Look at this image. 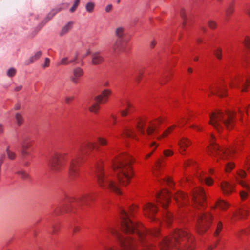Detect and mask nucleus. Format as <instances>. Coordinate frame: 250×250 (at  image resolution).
I'll return each mask as SVG.
<instances>
[{"instance_id": "obj_26", "label": "nucleus", "mask_w": 250, "mask_h": 250, "mask_svg": "<svg viewBox=\"0 0 250 250\" xmlns=\"http://www.w3.org/2000/svg\"><path fill=\"white\" fill-rule=\"evenodd\" d=\"M248 210L246 207H243L237 211L233 215L232 220L243 218L248 215Z\"/></svg>"}, {"instance_id": "obj_9", "label": "nucleus", "mask_w": 250, "mask_h": 250, "mask_svg": "<svg viewBox=\"0 0 250 250\" xmlns=\"http://www.w3.org/2000/svg\"><path fill=\"white\" fill-rule=\"evenodd\" d=\"M160 122V120L150 121L145 118H141L137 119L134 123L136 130L141 135L151 137L156 135L157 126Z\"/></svg>"}, {"instance_id": "obj_48", "label": "nucleus", "mask_w": 250, "mask_h": 250, "mask_svg": "<svg viewBox=\"0 0 250 250\" xmlns=\"http://www.w3.org/2000/svg\"><path fill=\"white\" fill-rule=\"evenodd\" d=\"M196 165V164L195 162H194L193 160H188L185 162L184 164V168H186L188 167H195Z\"/></svg>"}, {"instance_id": "obj_35", "label": "nucleus", "mask_w": 250, "mask_h": 250, "mask_svg": "<svg viewBox=\"0 0 250 250\" xmlns=\"http://www.w3.org/2000/svg\"><path fill=\"white\" fill-rule=\"evenodd\" d=\"M68 210L67 209V207H64L63 205H61L57 206L54 210V213L56 215H59L61 213L63 212H67Z\"/></svg>"}, {"instance_id": "obj_4", "label": "nucleus", "mask_w": 250, "mask_h": 250, "mask_svg": "<svg viewBox=\"0 0 250 250\" xmlns=\"http://www.w3.org/2000/svg\"><path fill=\"white\" fill-rule=\"evenodd\" d=\"M132 159L126 153H120L113 160V169L120 184L123 186L127 185L133 176L131 166Z\"/></svg>"}, {"instance_id": "obj_41", "label": "nucleus", "mask_w": 250, "mask_h": 250, "mask_svg": "<svg viewBox=\"0 0 250 250\" xmlns=\"http://www.w3.org/2000/svg\"><path fill=\"white\" fill-rule=\"evenodd\" d=\"M95 7V4L92 2H88L85 5L86 10L89 13H92Z\"/></svg>"}, {"instance_id": "obj_15", "label": "nucleus", "mask_w": 250, "mask_h": 250, "mask_svg": "<svg viewBox=\"0 0 250 250\" xmlns=\"http://www.w3.org/2000/svg\"><path fill=\"white\" fill-rule=\"evenodd\" d=\"M210 91L212 94L217 95L220 97H224L226 95V87L223 82L210 87Z\"/></svg>"}, {"instance_id": "obj_38", "label": "nucleus", "mask_w": 250, "mask_h": 250, "mask_svg": "<svg viewBox=\"0 0 250 250\" xmlns=\"http://www.w3.org/2000/svg\"><path fill=\"white\" fill-rule=\"evenodd\" d=\"M222 48L220 47H218L214 50L213 54L217 59L218 60H221L222 57Z\"/></svg>"}, {"instance_id": "obj_11", "label": "nucleus", "mask_w": 250, "mask_h": 250, "mask_svg": "<svg viewBox=\"0 0 250 250\" xmlns=\"http://www.w3.org/2000/svg\"><path fill=\"white\" fill-rule=\"evenodd\" d=\"M171 194L168 190L164 189L156 194L157 202L159 203L165 210L164 213L163 219L167 224H170L172 219V214L166 210L168 204L171 200Z\"/></svg>"}, {"instance_id": "obj_61", "label": "nucleus", "mask_w": 250, "mask_h": 250, "mask_svg": "<svg viewBox=\"0 0 250 250\" xmlns=\"http://www.w3.org/2000/svg\"><path fill=\"white\" fill-rule=\"evenodd\" d=\"M191 128H193L194 129L197 130V131H200L201 130V127L199 126L195 125H193L190 126Z\"/></svg>"}, {"instance_id": "obj_23", "label": "nucleus", "mask_w": 250, "mask_h": 250, "mask_svg": "<svg viewBox=\"0 0 250 250\" xmlns=\"http://www.w3.org/2000/svg\"><path fill=\"white\" fill-rule=\"evenodd\" d=\"M191 144V142L187 138L183 137L180 139L178 145L179 147V152L181 154H184L186 148Z\"/></svg>"}, {"instance_id": "obj_27", "label": "nucleus", "mask_w": 250, "mask_h": 250, "mask_svg": "<svg viewBox=\"0 0 250 250\" xmlns=\"http://www.w3.org/2000/svg\"><path fill=\"white\" fill-rule=\"evenodd\" d=\"M104 61L103 57L100 52H95L92 54V63L93 65H99Z\"/></svg>"}, {"instance_id": "obj_16", "label": "nucleus", "mask_w": 250, "mask_h": 250, "mask_svg": "<svg viewBox=\"0 0 250 250\" xmlns=\"http://www.w3.org/2000/svg\"><path fill=\"white\" fill-rule=\"evenodd\" d=\"M112 49L115 53H119L126 50V43L124 40L117 39L112 45Z\"/></svg>"}, {"instance_id": "obj_39", "label": "nucleus", "mask_w": 250, "mask_h": 250, "mask_svg": "<svg viewBox=\"0 0 250 250\" xmlns=\"http://www.w3.org/2000/svg\"><path fill=\"white\" fill-rule=\"evenodd\" d=\"M250 232V228H247L245 229H242L240 230V231H238L236 233V236L238 238H240L243 235H247Z\"/></svg>"}, {"instance_id": "obj_54", "label": "nucleus", "mask_w": 250, "mask_h": 250, "mask_svg": "<svg viewBox=\"0 0 250 250\" xmlns=\"http://www.w3.org/2000/svg\"><path fill=\"white\" fill-rule=\"evenodd\" d=\"M97 140L100 145L105 146L107 144V140L104 138L99 137Z\"/></svg>"}, {"instance_id": "obj_55", "label": "nucleus", "mask_w": 250, "mask_h": 250, "mask_svg": "<svg viewBox=\"0 0 250 250\" xmlns=\"http://www.w3.org/2000/svg\"><path fill=\"white\" fill-rule=\"evenodd\" d=\"M163 153L165 157H169L173 154V152L170 149H166L164 151Z\"/></svg>"}, {"instance_id": "obj_51", "label": "nucleus", "mask_w": 250, "mask_h": 250, "mask_svg": "<svg viewBox=\"0 0 250 250\" xmlns=\"http://www.w3.org/2000/svg\"><path fill=\"white\" fill-rule=\"evenodd\" d=\"M80 2V0H75L74 3L73 4L72 7L70 8V11L71 13L74 12L75 11L76 9L77 8L78 5H79Z\"/></svg>"}, {"instance_id": "obj_18", "label": "nucleus", "mask_w": 250, "mask_h": 250, "mask_svg": "<svg viewBox=\"0 0 250 250\" xmlns=\"http://www.w3.org/2000/svg\"><path fill=\"white\" fill-rule=\"evenodd\" d=\"M223 193L225 195H230L234 190V185L226 181L221 182L220 185Z\"/></svg>"}, {"instance_id": "obj_64", "label": "nucleus", "mask_w": 250, "mask_h": 250, "mask_svg": "<svg viewBox=\"0 0 250 250\" xmlns=\"http://www.w3.org/2000/svg\"><path fill=\"white\" fill-rule=\"evenodd\" d=\"M245 13L250 18V5L248 6L245 9Z\"/></svg>"}, {"instance_id": "obj_29", "label": "nucleus", "mask_w": 250, "mask_h": 250, "mask_svg": "<svg viewBox=\"0 0 250 250\" xmlns=\"http://www.w3.org/2000/svg\"><path fill=\"white\" fill-rule=\"evenodd\" d=\"M115 36L117 39H120L124 40L125 36V28L123 26H118L115 29L114 31Z\"/></svg>"}, {"instance_id": "obj_1", "label": "nucleus", "mask_w": 250, "mask_h": 250, "mask_svg": "<svg viewBox=\"0 0 250 250\" xmlns=\"http://www.w3.org/2000/svg\"><path fill=\"white\" fill-rule=\"evenodd\" d=\"M127 213L123 208H120L119 213L121 219V227L126 236L121 235L113 227H107L103 232V234L106 236L111 234L117 237L120 245V249L106 248L104 250H135L136 248L142 247L140 250H149L152 244L150 239L159 236V229L154 228L147 229L140 223L132 221L130 214L138 209V207L133 205L128 208Z\"/></svg>"}, {"instance_id": "obj_3", "label": "nucleus", "mask_w": 250, "mask_h": 250, "mask_svg": "<svg viewBox=\"0 0 250 250\" xmlns=\"http://www.w3.org/2000/svg\"><path fill=\"white\" fill-rule=\"evenodd\" d=\"M193 240L187 230L176 229L168 237L163 238L158 245L160 250H168L172 247L179 250H193Z\"/></svg>"}, {"instance_id": "obj_7", "label": "nucleus", "mask_w": 250, "mask_h": 250, "mask_svg": "<svg viewBox=\"0 0 250 250\" xmlns=\"http://www.w3.org/2000/svg\"><path fill=\"white\" fill-rule=\"evenodd\" d=\"M96 177L99 186L103 189L109 188L116 194L121 195L122 192L119 184L114 181L115 177L112 172H105L103 168L102 163L97 164Z\"/></svg>"}, {"instance_id": "obj_43", "label": "nucleus", "mask_w": 250, "mask_h": 250, "mask_svg": "<svg viewBox=\"0 0 250 250\" xmlns=\"http://www.w3.org/2000/svg\"><path fill=\"white\" fill-rule=\"evenodd\" d=\"M222 228L223 225L222 222L221 221H219L216 227V230L214 234L215 237H217L219 235V233L222 230Z\"/></svg>"}, {"instance_id": "obj_47", "label": "nucleus", "mask_w": 250, "mask_h": 250, "mask_svg": "<svg viewBox=\"0 0 250 250\" xmlns=\"http://www.w3.org/2000/svg\"><path fill=\"white\" fill-rule=\"evenodd\" d=\"M248 111H250V105L249 107H244L242 109H239L238 110V116L241 119L242 115L244 112H248Z\"/></svg>"}, {"instance_id": "obj_25", "label": "nucleus", "mask_w": 250, "mask_h": 250, "mask_svg": "<svg viewBox=\"0 0 250 250\" xmlns=\"http://www.w3.org/2000/svg\"><path fill=\"white\" fill-rule=\"evenodd\" d=\"M93 200L92 195L90 194H84L75 200V203L78 206H82L87 204Z\"/></svg>"}, {"instance_id": "obj_53", "label": "nucleus", "mask_w": 250, "mask_h": 250, "mask_svg": "<svg viewBox=\"0 0 250 250\" xmlns=\"http://www.w3.org/2000/svg\"><path fill=\"white\" fill-rule=\"evenodd\" d=\"M244 44L248 49L250 50V38L249 37L245 38Z\"/></svg>"}, {"instance_id": "obj_19", "label": "nucleus", "mask_w": 250, "mask_h": 250, "mask_svg": "<svg viewBox=\"0 0 250 250\" xmlns=\"http://www.w3.org/2000/svg\"><path fill=\"white\" fill-rule=\"evenodd\" d=\"M196 177L201 182H205L208 186H211L213 183V180L206 176V174L202 170L197 171Z\"/></svg>"}, {"instance_id": "obj_28", "label": "nucleus", "mask_w": 250, "mask_h": 250, "mask_svg": "<svg viewBox=\"0 0 250 250\" xmlns=\"http://www.w3.org/2000/svg\"><path fill=\"white\" fill-rule=\"evenodd\" d=\"M74 22L73 21H69L66 23L62 28L59 32L61 36H63L67 34L72 28Z\"/></svg>"}, {"instance_id": "obj_60", "label": "nucleus", "mask_w": 250, "mask_h": 250, "mask_svg": "<svg viewBox=\"0 0 250 250\" xmlns=\"http://www.w3.org/2000/svg\"><path fill=\"white\" fill-rule=\"evenodd\" d=\"M180 15L181 16L185 19L186 17V10L184 8H182L181 10H180Z\"/></svg>"}, {"instance_id": "obj_44", "label": "nucleus", "mask_w": 250, "mask_h": 250, "mask_svg": "<svg viewBox=\"0 0 250 250\" xmlns=\"http://www.w3.org/2000/svg\"><path fill=\"white\" fill-rule=\"evenodd\" d=\"M236 180L237 182L241 185L242 187H243L244 188H246L248 190L250 191V188L249 186L247 184V183L243 180H240L239 178H238L237 177H236Z\"/></svg>"}, {"instance_id": "obj_36", "label": "nucleus", "mask_w": 250, "mask_h": 250, "mask_svg": "<svg viewBox=\"0 0 250 250\" xmlns=\"http://www.w3.org/2000/svg\"><path fill=\"white\" fill-rule=\"evenodd\" d=\"M100 103L96 101L95 103L93 104L89 107V111L95 114L98 113L100 108Z\"/></svg>"}, {"instance_id": "obj_30", "label": "nucleus", "mask_w": 250, "mask_h": 250, "mask_svg": "<svg viewBox=\"0 0 250 250\" xmlns=\"http://www.w3.org/2000/svg\"><path fill=\"white\" fill-rule=\"evenodd\" d=\"M42 54L41 51H38L35 53L34 55L30 57L26 61L25 63L26 65H28L38 60Z\"/></svg>"}, {"instance_id": "obj_8", "label": "nucleus", "mask_w": 250, "mask_h": 250, "mask_svg": "<svg viewBox=\"0 0 250 250\" xmlns=\"http://www.w3.org/2000/svg\"><path fill=\"white\" fill-rule=\"evenodd\" d=\"M210 146L208 147V153L210 155L214 156L217 159V161L219 159L222 160L229 159L232 157L233 153L236 150L241 146L242 139H238L234 143L233 146L229 149L221 148L217 144L214 142V137L211 134L210 137Z\"/></svg>"}, {"instance_id": "obj_63", "label": "nucleus", "mask_w": 250, "mask_h": 250, "mask_svg": "<svg viewBox=\"0 0 250 250\" xmlns=\"http://www.w3.org/2000/svg\"><path fill=\"white\" fill-rule=\"evenodd\" d=\"M112 8V6L111 4H108L105 7V11L106 12H109Z\"/></svg>"}, {"instance_id": "obj_32", "label": "nucleus", "mask_w": 250, "mask_h": 250, "mask_svg": "<svg viewBox=\"0 0 250 250\" xmlns=\"http://www.w3.org/2000/svg\"><path fill=\"white\" fill-rule=\"evenodd\" d=\"M163 167V164L161 160H158L155 164V167L153 169V174L156 177L161 173V170Z\"/></svg>"}, {"instance_id": "obj_49", "label": "nucleus", "mask_w": 250, "mask_h": 250, "mask_svg": "<svg viewBox=\"0 0 250 250\" xmlns=\"http://www.w3.org/2000/svg\"><path fill=\"white\" fill-rule=\"evenodd\" d=\"M160 182H164L167 183L169 186H171L173 185V181L169 177H165L164 178L159 179Z\"/></svg>"}, {"instance_id": "obj_12", "label": "nucleus", "mask_w": 250, "mask_h": 250, "mask_svg": "<svg viewBox=\"0 0 250 250\" xmlns=\"http://www.w3.org/2000/svg\"><path fill=\"white\" fill-rule=\"evenodd\" d=\"M250 84V75L248 74L245 77L238 76L233 78L230 83L231 88H239L244 92L247 86Z\"/></svg>"}, {"instance_id": "obj_42", "label": "nucleus", "mask_w": 250, "mask_h": 250, "mask_svg": "<svg viewBox=\"0 0 250 250\" xmlns=\"http://www.w3.org/2000/svg\"><path fill=\"white\" fill-rule=\"evenodd\" d=\"M235 167V164L233 162H228L226 164L225 170L226 172H229L233 169Z\"/></svg>"}, {"instance_id": "obj_57", "label": "nucleus", "mask_w": 250, "mask_h": 250, "mask_svg": "<svg viewBox=\"0 0 250 250\" xmlns=\"http://www.w3.org/2000/svg\"><path fill=\"white\" fill-rule=\"evenodd\" d=\"M248 196V194L247 192H246L244 191H240V196L241 197V199L242 200H245L247 198Z\"/></svg>"}, {"instance_id": "obj_31", "label": "nucleus", "mask_w": 250, "mask_h": 250, "mask_svg": "<svg viewBox=\"0 0 250 250\" xmlns=\"http://www.w3.org/2000/svg\"><path fill=\"white\" fill-rule=\"evenodd\" d=\"M229 206V204L224 200L218 199L215 203V205L212 207V208H215L218 207L221 210H226Z\"/></svg>"}, {"instance_id": "obj_22", "label": "nucleus", "mask_w": 250, "mask_h": 250, "mask_svg": "<svg viewBox=\"0 0 250 250\" xmlns=\"http://www.w3.org/2000/svg\"><path fill=\"white\" fill-rule=\"evenodd\" d=\"M21 145V153L22 156H28L29 152L28 149L30 148L32 146L31 140L28 138H25L23 139Z\"/></svg>"}, {"instance_id": "obj_56", "label": "nucleus", "mask_w": 250, "mask_h": 250, "mask_svg": "<svg viewBox=\"0 0 250 250\" xmlns=\"http://www.w3.org/2000/svg\"><path fill=\"white\" fill-rule=\"evenodd\" d=\"M15 74H16V70L13 68H11L9 69L7 71V75L9 77H13V76H14L15 75Z\"/></svg>"}, {"instance_id": "obj_33", "label": "nucleus", "mask_w": 250, "mask_h": 250, "mask_svg": "<svg viewBox=\"0 0 250 250\" xmlns=\"http://www.w3.org/2000/svg\"><path fill=\"white\" fill-rule=\"evenodd\" d=\"M77 56L74 59L69 60L68 57H64L62 58L60 61H59L57 63V66H60L62 65H67L71 63H73L77 59Z\"/></svg>"}, {"instance_id": "obj_21", "label": "nucleus", "mask_w": 250, "mask_h": 250, "mask_svg": "<svg viewBox=\"0 0 250 250\" xmlns=\"http://www.w3.org/2000/svg\"><path fill=\"white\" fill-rule=\"evenodd\" d=\"M122 104L125 106V108L121 110L120 114L122 117H125L132 112L133 105L126 99L122 101Z\"/></svg>"}, {"instance_id": "obj_40", "label": "nucleus", "mask_w": 250, "mask_h": 250, "mask_svg": "<svg viewBox=\"0 0 250 250\" xmlns=\"http://www.w3.org/2000/svg\"><path fill=\"white\" fill-rule=\"evenodd\" d=\"M158 146V144H157L156 142H152L150 144V147L152 149V151L147 154L146 156V159H147L153 153V152L154 151V150L156 149V148Z\"/></svg>"}, {"instance_id": "obj_17", "label": "nucleus", "mask_w": 250, "mask_h": 250, "mask_svg": "<svg viewBox=\"0 0 250 250\" xmlns=\"http://www.w3.org/2000/svg\"><path fill=\"white\" fill-rule=\"evenodd\" d=\"M111 93L112 91L111 90L105 89L102 91L100 94L95 97V100L99 103L104 104L108 101Z\"/></svg>"}, {"instance_id": "obj_46", "label": "nucleus", "mask_w": 250, "mask_h": 250, "mask_svg": "<svg viewBox=\"0 0 250 250\" xmlns=\"http://www.w3.org/2000/svg\"><path fill=\"white\" fill-rule=\"evenodd\" d=\"M234 11V7L233 3H231L229 5L226 9V15L227 16H229L231 15Z\"/></svg>"}, {"instance_id": "obj_45", "label": "nucleus", "mask_w": 250, "mask_h": 250, "mask_svg": "<svg viewBox=\"0 0 250 250\" xmlns=\"http://www.w3.org/2000/svg\"><path fill=\"white\" fill-rule=\"evenodd\" d=\"M6 152H7V156L9 159L13 160L15 159L16 154L14 152L10 150L9 148L7 149Z\"/></svg>"}, {"instance_id": "obj_59", "label": "nucleus", "mask_w": 250, "mask_h": 250, "mask_svg": "<svg viewBox=\"0 0 250 250\" xmlns=\"http://www.w3.org/2000/svg\"><path fill=\"white\" fill-rule=\"evenodd\" d=\"M50 64V60L48 58H46L44 60V64L42 65L43 68L47 67L49 66Z\"/></svg>"}, {"instance_id": "obj_37", "label": "nucleus", "mask_w": 250, "mask_h": 250, "mask_svg": "<svg viewBox=\"0 0 250 250\" xmlns=\"http://www.w3.org/2000/svg\"><path fill=\"white\" fill-rule=\"evenodd\" d=\"M16 174L18 175L21 178L24 180H28L30 178L29 175L24 170L18 171L16 172Z\"/></svg>"}, {"instance_id": "obj_10", "label": "nucleus", "mask_w": 250, "mask_h": 250, "mask_svg": "<svg viewBox=\"0 0 250 250\" xmlns=\"http://www.w3.org/2000/svg\"><path fill=\"white\" fill-rule=\"evenodd\" d=\"M67 158L66 153L55 151L50 156L49 166L54 172H61L66 165Z\"/></svg>"}, {"instance_id": "obj_34", "label": "nucleus", "mask_w": 250, "mask_h": 250, "mask_svg": "<svg viewBox=\"0 0 250 250\" xmlns=\"http://www.w3.org/2000/svg\"><path fill=\"white\" fill-rule=\"evenodd\" d=\"M16 123L18 126H21L24 123V118L21 114L17 113L15 115Z\"/></svg>"}, {"instance_id": "obj_52", "label": "nucleus", "mask_w": 250, "mask_h": 250, "mask_svg": "<svg viewBox=\"0 0 250 250\" xmlns=\"http://www.w3.org/2000/svg\"><path fill=\"white\" fill-rule=\"evenodd\" d=\"M208 25L210 28L214 29L217 27V23L213 20H209L208 21Z\"/></svg>"}, {"instance_id": "obj_14", "label": "nucleus", "mask_w": 250, "mask_h": 250, "mask_svg": "<svg viewBox=\"0 0 250 250\" xmlns=\"http://www.w3.org/2000/svg\"><path fill=\"white\" fill-rule=\"evenodd\" d=\"M188 120V117H182L181 119L177 121V125H174L172 126H170L166 131H165L161 136H157V139L160 140L163 137H166L168 134L172 132L176 126L179 127L183 126L187 123Z\"/></svg>"}, {"instance_id": "obj_50", "label": "nucleus", "mask_w": 250, "mask_h": 250, "mask_svg": "<svg viewBox=\"0 0 250 250\" xmlns=\"http://www.w3.org/2000/svg\"><path fill=\"white\" fill-rule=\"evenodd\" d=\"M61 10L62 9L60 8H57L55 9H53L50 12V13L48 14V17L49 18V19L52 18L54 15H55L58 12H60Z\"/></svg>"}, {"instance_id": "obj_24", "label": "nucleus", "mask_w": 250, "mask_h": 250, "mask_svg": "<svg viewBox=\"0 0 250 250\" xmlns=\"http://www.w3.org/2000/svg\"><path fill=\"white\" fill-rule=\"evenodd\" d=\"M84 74L83 70L80 67H76L73 71V74L71 77V81L76 84L79 83V80Z\"/></svg>"}, {"instance_id": "obj_5", "label": "nucleus", "mask_w": 250, "mask_h": 250, "mask_svg": "<svg viewBox=\"0 0 250 250\" xmlns=\"http://www.w3.org/2000/svg\"><path fill=\"white\" fill-rule=\"evenodd\" d=\"M236 116L234 112L216 111L209 114V124L218 132L223 130L225 127L231 129L235 124Z\"/></svg>"}, {"instance_id": "obj_13", "label": "nucleus", "mask_w": 250, "mask_h": 250, "mask_svg": "<svg viewBox=\"0 0 250 250\" xmlns=\"http://www.w3.org/2000/svg\"><path fill=\"white\" fill-rule=\"evenodd\" d=\"M144 213L145 216L152 220H154V216L158 211L157 207L153 203H147L143 207Z\"/></svg>"}, {"instance_id": "obj_58", "label": "nucleus", "mask_w": 250, "mask_h": 250, "mask_svg": "<svg viewBox=\"0 0 250 250\" xmlns=\"http://www.w3.org/2000/svg\"><path fill=\"white\" fill-rule=\"evenodd\" d=\"M237 174L240 178H244L246 176V173L242 170L238 171Z\"/></svg>"}, {"instance_id": "obj_2", "label": "nucleus", "mask_w": 250, "mask_h": 250, "mask_svg": "<svg viewBox=\"0 0 250 250\" xmlns=\"http://www.w3.org/2000/svg\"><path fill=\"white\" fill-rule=\"evenodd\" d=\"M174 199L179 208L190 204L189 197L183 193L178 191L174 195ZM191 204L196 210L195 220L197 231L202 234L209 228L213 219L209 212H203L206 207V195L201 188H196L191 195Z\"/></svg>"}, {"instance_id": "obj_6", "label": "nucleus", "mask_w": 250, "mask_h": 250, "mask_svg": "<svg viewBox=\"0 0 250 250\" xmlns=\"http://www.w3.org/2000/svg\"><path fill=\"white\" fill-rule=\"evenodd\" d=\"M94 143L86 141L83 144L69 163L68 174L70 179H76L79 175V161L84 156H88L95 148Z\"/></svg>"}, {"instance_id": "obj_20", "label": "nucleus", "mask_w": 250, "mask_h": 250, "mask_svg": "<svg viewBox=\"0 0 250 250\" xmlns=\"http://www.w3.org/2000/svg\"><path fill=\"white\" fill-rule=\"evenodd\" d=\"M121 137L130 138L135 140L139 141V138L138 137L135 129L131 127H125L124 129L122 134Z\"/></svg>"}, {"instance_id": "obj_62", "label": "nucleus", "mask_w": 250, "mask_h": 250, "mask_svg": "<svg viewBox=\"0 0 250 250\" xmlns=\"http://www.w3.org/2000/svg\"><path fill=\"white\" fill-rule=\"evenodd\" d=\"M157 44V42L155 40H152L150 42V47L151 48H153Z\"/></svg>"}]
</instances>
